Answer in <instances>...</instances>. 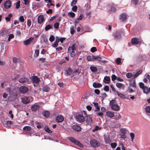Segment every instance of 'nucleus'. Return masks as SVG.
<instances>
[{"label": "nucleus", "instance_id": "obj_5", "mask_svg": "<svg viewBox=\"0 0 150 150\" xmlns=\"http://www.w3.org/2000/svg\"><path fill=\"white\" fill-rule=\"evenodd\" d=\"M90 144L92 147H96L100 145L99 143L97 140L94 139H91L90 141Z\"/></svg>", "mask_w": 150, "mask_h": 150}, {"label": "nucleus", "instance_id": "obj_17", "mask_svg": "<svg viewBox=\"0 0 150 150\" xmlns=\"http://www.w3.org/2000/svg\"><path fill=\"white\" fill-rule=\"evenodd\" d=\"M28 79L27 78L23 77L19 79V81L21 83H24L27 82L28 81Z\"/></svg>", "mask_w": 150, "mask_h": 150}, {"label": "nucleus", "instance_id": "obj_26", "mask_svg": "<svg viewBox=\"0 0 150 150\" xmlns=\"http://www.w3.org/2000/svg\"><path fill=\"white\" fill-rule=\"evenodd\" d=\"M130 86H132L134 88H135L136 87V84L135 81L134 80H132L130 81Z\"/></svg>", "mask_w": 150, "mask_h": 150}, {"label": "nucleus", "instance_id": "obj_43", "mask_svg": "<svg viewBox=\"0 0 150 150\" xmlns=\"http://www.w3.org/2000/svg\"><path fill=\"white\" fill-rule=\"evenodd\" d=\"M131 3H134L135 5H136L139 3V0H131Z\"/></svg>", "mask_w": 150, "mask_h": 150}, {"label": "nucleus", "instance_id": "obj_61", "mask_svg": "<svg viewBox=\"0 0 150 150\" xmlns=\"http://www.w3.org/2000/svg\"><path fill=\"white\" fill-rule=\"evenodd\" d=\"M77 1V0H73L71 4V6H73L76 4Z\"/></svg>", "mask_w": 150, "mask_h": 150}, {"label": "nucleus", "instance_id": "obj_13", "mask_svg": "<svg viewBox=\"0 0 150 150\" xmlns=\"http://www.w3.org/2000/svg\"><path fill=\"white\" fill-rule=\"evenodd\" d=\"M148 80L150 83V76L147 74H146L144 75V77L143 79V81L145 83H146Z\"/></svg>", "mask_w": 150, "mask_h": 150}, {"label": "nucleus", "instance_id": "obj_59", "mask_svg": "<svg viewBox=\"0 0 150 150\" xmlns=\"http://www.w3.org/2000/svg\"><path fill=\"white\" fill-rule=\"evenodd\" d=\"M79 69H77L76 70H75L73 71V73H74L76 74H79Z\"/></svg>", "mask_w": 150, "mask_h": 150}, {"label": "nucleus", "instance_id": "obj_45", "mask_svg": "<svg viewBox=\"0 0 150 150\" xmlns=\"http://www.w3.org/2000/svg\"><path fill=\"white\" fill-rule=\"evenodd\" d=\"M68 15L70 17L73 18L74 17L75 14L74 13L71 12H69L68 13Z\"/></svg>", "mask_w": 150, "mask_h": 150}, {"label": "nucleus", "instance_id": "obj_29", "mask_svg": "<svg viewBox=\"0 0 150 150\" xmlns=\"http://www.w3.org/2000/svg\"><path fill=\"white\" fill-rule=\"evenodd\" d=\"M116 93L117 94V95L118 96V97H119L120 98H125V96L123 94H122V93L119 92L118 91H116Z\"/></svg>", "mask_w": 150, "mask_h": 150}, {"label": "nucleus", "instance_id": "obj_64", "mask_svg": "<svg viewBox=\"0 0 150 150\" xmlns=\"http://www.w3.org/2000/svg\"><path fill=\"white\" fill-rule=\"evenodd\" d=\"M104 90L106 92H108L109 91V87L108 86H106L104 88Z\"/></svg>", "mask_w": 150, "mask_h": 150}, {"label": "nucleus", "instance_id": "obj_51", "mask_svg": "<svg viewBox=\"0 0 150 150\" xmlns=\"http://www.w3.org/2000/svg\"><path fill=\"white\" fill-rule=\"evenodd\" d=\"M139 85L140 88L142 89L146 86H144V84L142 82L139 83Z\"/></svg>", "mask_w": 150, "mask_h": 150}, {"label": "nucleus", "instance_id": "obj_57", "mask_svg": "<svg viewBox=\"0 0 150 150\" xmlns=\"http://www.w3.org/2000/svg\"><path fill=\"white\" fill-rule=\"evenodd\" d=\"M70 33H71V34L72 35H73L75 31V30H74V28L73 27H71V28H70Z\"/></svg>", "mask_w": 150, "mask_h": 150}, {"label": "nucleus", "instance_id": "obj_21", "mask_svg": "<svg viewBox=\"0 0 150 150\" xmlns=\"http://www.w3.org/2000/svg\"><path fill=\"white\" fill-rule=\"evenodd\" d=\"M95 56L93 55H88V56L87 57V59L88 61H91V62H93L95 61Z\"/></svg>", "mask_w": 150, "mask_h": 150}, {"label": "nucleus", "instance_id": "obj_38", "mask_svg": "<svg viewBox=\"0 0 150 150\" xmlns=\"http://www.w3.org/2000/svg\"><path fill=\"white\" fill-rule=\"evenodd\" d=\"M142 72V70H140L134 75V77L135 78L140 74Z\"/></svg>", "mask_w": 150, "mask_h": 150}, {"label": "nucleus", "instance_id": "obj_49", "mask_svg": "<svg viewBox=\"0 0 150 150\" xmlns=\"http://www.w3.org/2000/svg\"><path fill=\"white\" fill-rule=\"evenodd\" d=\"M130 136L131 137V140L132 141H133L135 135L134 133L131 132L130 133Z\"/></svg>", "mask_w": 150, "mask_h": 150}, {"label": "nucleus", "instance_id": "obj_4", "mask_svg": "<svg viewBox=\"0 0 150 150\" xmlns=\"http://www.w3.org/2000/svg\"><path fill=\"white\" fill-rule=\"evenodd\" d=\"M22 101L24 104H28L30 101L33 100V99L32 97H28L25 96L22 97L21 98Z\"/></svg>", "mask_w": 150, "mask_h": 150}, {"label": "nucleus", "instance_id": "obj_18", "mask_svg": "<svg viewBox=\"0 0 150 150\" xmlns=\"http://www.w3.org/2000/svg\"><path fill=\"white\" fill-rule=\"evenodd\" d=\"M131 41L133 45H136L139 43V40L138 38H134L132 39Z\"/></svg>", "mask_w": 150, "mask_h": 150}, {"label": "nucleus", "instance_id": "obj_20", "mask_svg": "<svg viewBox=\"0 0 150 150\" xmlns=\"http://www.w3.org/2000/svg\"><path fill=\"white\" fill-rule=\"evenodd\" d=\"M95 61H97L102 62H106L105 60H102V58L98 56H95Z\"/></svg>", "mask_w": 150, "mask_h": 150}, {"label": "nucleus", "instance_id": "obj_34", "mask_svg": "<svg viewBox=\"0 0 150 150\" xmlns=\"http://www.w3.org/2000/svg\"><path fill=\"white\" fill-rule=\"evenodd\" d=\"M114 36L116 39L120 38L121 36V33L117 32L114 34Z\"/></svg>", "mask_w": 150, "mask_h": 150}, {"label": "nucleus", "instance_id": "obj_2", "mask_svg": "<svg viewBox=\"0 0 150 150\" xmlns=\"http://www.w3.org/2000/svg\"><path fill=\"white\" fill-rule=\"evenodd\" d=\"M67 139L71 142L74 143L80 147H83V145L80 142L72 137H67Z\"/></svg>", "mask_w": 150, "mask_h": 150}, {"label": "nucleus", "instance_id": "obj_53", "mask_svg": "<svg viewBox=\"0 0 150 150\" xmlns=\"http://www.w3.org/2000/svg\"><path fill=\"white\" fill-rule=\"evenodd\" d=\"M110 145H111V147L112 148H115L116 147V146L117 145V144L116 143H111Z\"/></svg>", "mask_w": 150, "mask_h": 150}, {"label": "nucleus", "instance_id": "obj_6", "mask_svg": "<svg viewBox=\"0 0 150 150\" xmlns=\"http://www.w3.org/2000/svg\"><path fill=\"white\" fill-rule=\"evenodd\" d=\"M24 132L26 134H31L32 133L31 131V128L29 126H26L23 128Z\"/></svg>", "mask_w": 150, "mask_h": 150}, {"label": "nucleus", "instance_id": "obj_30", "mask_svg": "<svg viewBox=\"0 0 150 150\" xmlns=\"http://www.w3.org/2000/svg\"><path fill=\"white\" fill-rule=\"evenodd\" d=\"M117 9L116 6L115 4H112L111 6L110 11L112 12L115 11Z\"/></svg>", "mask_w": 150, "mask_h": 150}, {"label": "nucleus", "instance_id": "obj_15", "mask_svg": "<svg viewBox=\"0 0 150 150\" xmlns=\"http://www.w3.org/2000/svg\"><path fill=\"white\" fill-rule=\"evenodd\" d=\"M106 115L109 117H113L114 116V113L113 112L108 111L106 112Z\"/></svg>", "mask_w": 150, "mask_h": 150}, {"label": "nucleus", "instance_id": "obj_47", "mask_svg": "<svg viewBox=\"0 0 150 150\" xmlns=\"http://www.w3.org/2000/svg\"><path fill=\"white\" fill-rule=\"evenodd\" d=\"M121 132L122 133L125 134L127 133V130L125 128L121 129L120 130Z\"/></svg>", "mask_w": 150, "mask_h": 150}, {"label": "nucleus", "instance_id": "obj_24", "mask_svg": "<svg viewBox=\"0 0 150 150\" xmlns=\"http://www.w3.org/2000/svg\"><path fill=\"white\" fill-rule=\"evenodd\" d=\"M13 123V122L11 121H6L5 123L4 124V125L6 127H10L11 125Z\"/></svg>", "mask_w": 150, "mask_h": 150}, {"label": "nucleus", "instance_id": "obj_36", "mask_svg": "<svg viewBox=\"0 0 150 150\" xmlns=\"http://www.w3.org/2000/svg\"><path fill=\"white\" fill-rule=\"evenodd\" d=\"M12 16V14L11 13H10L7 17L5 18L6 20L7 21H9Z\"/></svg>", "mask_w": 150, "mask_h": 150}, {"label": "nucleus", "instance_id": "obj_14", "mask_svg": "<svg viewBox=\"0 0 150 150\" xmlns=\"http://www.w3.org/2000/svg\"><path fill=\"white\" fill-rule=\"evenodd\" d=\"M39 108V106L38 105L35 104L32 106L31 109L33 111H36L38 110Z\"/></svg>", "mask_w": 150, "mask_h": 150}, {"label": "nucleus", "instance_id": "obj_1", "mask_svg": "<svg viewBox=\"0 0 150 150\" xmlns=\"http://www.w3.org/2000/svg\"><path fill=\"white\" fill-rule=\"evenodd\" d=\"M116 100H112L110 101V105H111V109L115 111L119 110L120 108L117 104H116Z\"/></svg>", "mask_w": 150, "mask_h": 150}, {"label": "nucleus", "instance_id": "obj_23", "mask_svg": "<svg viewBox=\"0 0 150 150\" xmlns=\"http://www.w3.org/2000/svg\"><path fill=\"white\" fill-rule=\"evenodd\" d=\"M32 80L33 82L36 84L38 83L40 81L39 79L36 76H33Z\"/></svg>", "mask_w": 150, "mask_h": 150}, {"label": "nucleus", "instance_id": "obj_63", "mask_svg": "<svg viewBox=\"0 0 150 150\" xmlns=\"http://www.w3.org/2000/svg\"><path fill=\"white\" fill-rule=\"evenodd\" d=\"M27 24L28 27H30L31 26V21L30 20H27Z\"/></svg>", "mask_w": 150, "mask_h": 150}, {"label": "nucleus", "instance_id": "obj_42", "mask_svg": "<svg viewBox=\"0 0 150 150\" xmlns=\"http://www.w3.org/2000/svg\"><path fill=\"white\" fill-rule=\"evenodd\" d=\"M55 39V38L54 35H51L50 36V38H49V40L51 42H52Z\"/></svg>", "mask_w": 150, "mask_h": 150}, {"label": "nucleus", "instance_id": "obj_10", "mask_svg": "<svg viewBox=\"0 0 150 150\" xmlns=\"http://www.w3.org/2000/svg\"><path fill=\"white\" fill-rule=\"evenodd\" d=\"M128 17V16L126 13H123L120 15V19L121 21H126Z\"/></svg>", "mask_w": 150, "mask_h": 150}, {"label": "nucleus", "instance_id": "obj_54", "mask_svg": "<svg viewBox=\"0 0 150 150\" xmlns=\"http://www.w3.org/2000/svg\"><path fill=\"white\" fill-rule=\"evenodd\" d=\"M24 1V4L25 5L28 6L30 2V0H23Z\"/></svg>", "mask_w": 150, "mask_h": 150}, {"label": "nucleus", "instance_id": "obj_31", "mask_svg": "<svg viewBox=\"0 0 150 150\" xmlns=\"http://www.w3.org/2000/svg\"><path fill=\"white\" fill-rule=\"evenodd\" d=\"M144 93L147 94L149 93V88L148 87L145 86L143 89Z\"/></svg>", "mask_w": 150, "mask_h": 150}, {"label": "nucleus", "instance_id": "obj_33", "mask_svg": "<svg viewBox=\"0 0 150 150\" xmlns=\"http://www.w3.org/2000/svg\"><path fill=\"white\" fill-rule=\"evenodd\" d=\"M50 90V88L47 86H44L42 88V91H43L47 92L49 91Z\"/></svg>", "mask_w": 150, "mask_h": 150}, {"label": "nucleus", "instance_id": "obj_46", "mask_svg": "<svg viewBox=\"0 0 150 150\" xmlns=\"http://www.w3.org/2000/svg\"><path fill=\"white\" fill-rule=\"evenodd\" d=\"M81 100L84 102H86L87 100V97L85 95L83 96L81 98Z\"/></svg>", "mask_w": 150, "mask_h": 150}, {"label": "nucleus", "instance_id": "obj_52", "mask_svg": "<svg viewBox=\"0 0 150 150\" xmlns=\"http://www.w3.org/2000/svg\"><path fill=\"white\" fill-rule=\"evenodd\" d=\"M83 17V16L82 14H81L79 16V17L77 19L76 21L75 22V23H77V21L78 20H81L82 19Z\"/></svg>", "mask_w": 150, "mask_h": 150}, {"label": "nucleus", "instance_id": "obj_27", "mask_svg": "<svg viewBox=\"0 0 150 150\" xmlns=\"http://www.w3.org/2000/svg\"><path fill=\"white\" fill-rule=\"evenodd\" d=\"M110 80V78L109 76H105V77L104 81L106 83H108Z\"/></svg>", "mask_w": 150, "mask_h": 150}, {"label": "nucleus", "instance_id": "obj_62", "mask_svg": "<svg viewBox=\"0 0 150 150\" xmlns=\"http://www.w3.org/2000/svg\"><path fill=\"white\" fill-rule=\"evenodd\" d=\"M121 118V116L120 115V114L119 113H118L116 115V118L115 119L116 120H119Z\"/></svg>", "mask_w": 150, "mask_h": 150}, {"label": "nucleus", "instance_id": "obj_55", "mask_svg": "<svg viewBox=\"0 0 150 150\" xmlns=\"http://www.w3.org/2000/svg\"><path fill=\"white\" fill-rule=\"evenodd\" d=\"M52 28L51 26L50 25H48L46 26L45 29L46 30H47Z\"/></svg>", "mask_w": 150, "mask_h": 150}, {"label": "nucleus", "instance_id": "obj_39", "mask_svg": "<svg viewBox=\"0 0 150 150\" xmlns=\"http://www.w3.org/2000/svg\"><path fill=\"white\" fill-rule=\"evenodd\" d=\"M90 69L91 71L93 72H96L97 71V68L94 66H91L90 67Z\"/></svg>", "mask_w": 150, "mask_h": 150}, {"label": "nucleus", "instance_id": "obj_9", "mask_svg": "<svg viewBox=\"0 0 150 150\" xmlns=\"http://www.w3.org/2000/svg\"><path fill=\"white\" fill-rule=\"evenodd\" d=\"M19 91L21 93H25L28 91V88L25 86H22L20 88Z\"/></svg>", "mask_w": 150, "mask_h": 150}, {"label": "nucleus", "instance_id": "obj_8", "mask_svg": "<svg viewBox=\"0 0 150 150\" xmlns=\"http://www.w3.org/2000/svg\"><path fill=\"white\" fill-rule=\"evenodd\" d=\"M76 119L77 121L80 122H82L84 121V118L83 116L81 115H79L76 117Z\"/></svg>", "mask_w": 150, "mask_h": 150}, {"label": "nucleus", "instance_id": "obj_3", "mask_svg": "<svg viewBox=\"0 0 150 150\" xmlns=\"http://www.w3.org/2000/svg\"><path fill=\"white\" fill-rule=\"evenodd\" d=\"M76 50V47L74 44L71 46L69 47L68 48V52L70 54L71 57H74L75 54V50Z\"/></svg>", "mask_w": 150, "mask_h": 150}, {"label": "nucleus", "instance_id": "obj_50", "mask_svg": "<svg viewBox=\"0 0 150 150\" xmlns=\"http://www.w3.org/2000/svg\"><path fill=\"white\" fill-rule=\"evenodd\" d=\"M39 50H35V54H34V56L36 57L38 56L39 55Z\"/></svg>", "mask_w": 150, "mask_h": 150}, {"label": "nucleus", "instance_id": "obj_32", "mask_svg": "<svg viewBox=\"0 0 150 150\" xmlns=\"http://www.w3.org/2000/svg\"><path fill=\"white\" fill-rule=\"evenodd\" d=\"M42 114L45 117H47L49 116L50 113L48 111H46L43 112H42Z\"/></svg>", "mask_w": 150, "mask_h": 150}, {"label": "nucleus", "instance_id": "obj_19", "mask_svg": "<svg viewBox=\"0 0 150 150\" xmlns=\"http://www.w3.org/2000/svg\"><path fill=\"white\" fill-rule=\"evenodd\" d=\"M72 127L74 130L77 132L79 131L81 129V127L79 125H73Z\"/></svg>", "mask_w": 150, "mask_h": 150}, {"label": "nucleus", "instance_id": "obj_56", "mask_svg": "<svg viewBox=\"0 0 150 150\" xmlns=\"http://www.w3.org/2000/svg\"><path fill=\"white\" fill-rule=\"evenodd\" d=\"M20 1H18L16 4V8H18L20 6Z\"/></svg>", "mask_w": 150, "mask_h": 150}, {"label": "nucleus", "instance_id": "obj_44", "mask_svg": "<svg viewBox=\"0 0 150 150\" xmlns=\"http://www.w3.org/2000/svg\"><path fill=\"white\" fill-rule=\"evenodd\" d=\"M116 86L119 88H121L123 86V84L121 83H117L116 84Z\"/></svg>", "mask_w": 150, "mask_h": 150}, {"label": "nucleus", "instance_id": "obj_35", "mask_svg": "<svg viewBox=\"0 0 150 150\" xmlns=\"http://www.w3.org/2000/svg\"><path fill=\"white\" fill-rule=\"evenodd\" d=\"M93 86L95 88L100 87H101L102 85L100 83H93Z\"/></svg>", "mask_w": 150, "mask_h": 150}, {"label": "nucleus", "instance_id": "obj_16", "mask_svg": "<svg viewBox=\"0 0 150 150\" xmlns=\"http://www.w3.org/2000/svg\"><path fill=\"white\" fill-rule=\"evenodd\" d=\"M44 20V17L43 15H40L39 16L38 18V22L39 24L42 23Z\"/></svg>", "mask_w": 150, "mask_h": 150}, {"label": "nucleus", "instance_id": "obj_11", "mask_svg": "<svg viewBox=\"0 0 150 150\" xmlns=\"http://www.w3.org/2000/svg\"><path fill=\"white\" fill-rule=\"evenodd\" d=\"M11 1L7 0L4 3V7L6 8H9L11 7Z\"/></svg>", "mask_w": 150, "mask_h": 150}, {"label": "nucleus", "instance_id": "obj_60", "mask_svg": "<svg viewBox=\"0 0 150 150\" xmlns=\"http://www.w3.org/2000/svg\"><path fill=\"white\" fill-rule=\"evenodd\" d=\"M96 49L95 47H93L91 49V51L92 52H94L96 51Z\"/></svg>", "mask_w": 150, "mask_h": 150}, {"label": "nucleus", "instance_id": "obj_7", "mask_svg": "<svg viewBox=\"0 0 150 150\" xmlns=\"http://www.w3.org/2000/svg\"><path fill=\"white\" fill-rule=\"evenodd\" d=\"M83 113L85 115V116L86 118V120L89 122L90 124H91L92 122V120L91 118L86 114L85 111H83Z\"/></svg>", "mask_w": 150, "mask_h": 150}, {"label": "nucleus", "instance_id": "obj_48", "mask_svg": "<svg viewBox=\"0 0 150 150\" xmlns=\"http://www.w3.org/2000/svg\"><path fill=\"white\" fill-rule=\"evenodd\" d=\"M19 21L21 22H23L24 21V19L23 16H21L19 18Z\"/></svg>", "mask_w": 150, "mask_h": 150}, {"label": "nucleus", "instance_id": "obj_25", "mask_svg": "<svg viewBox=\"0 0 150 150\" xmlns=\"http://www.w3.org/2000/svg\"><path fill=\"white\" fill-rule=\"evenodd\" d=\"M67 75H71L73 73L72 70L70 68H69L66 71Z\"/></svg>", "mask_w": 150, "mask_h": 150}, {"label": "nucleus", "instance_id": "obj_58", "mask_svg": "<svg viewBox=\"0 0 150 150\" xmlns=\"http://www.w3.org/2000/svg\"><path fill=\"white\" fill-rule=\"evenodd\" d=\"M128 90L130 93L133 92L134 91L130 86H129L128 88Z\"/></svg>", "mask_w": 150, "mask_h": 150}, {"label": "nucleus", "instance_id": "obj_22", "mask_svg": "<svg viewBox=\"0 0 150 150\" xmlns=\"http://www.w3.org/2000/svg\"><path fill=\"white\" fill-rule=\"evenodd\" d=\"M63 117L61 115H59L57 116L56 117V121L58 122H62L64 120Z\"/></svg>", "mask_w": 150, "mask_h": 150}, {"label": "nucleus", "instance_id": "obj_37", "mask_svg": "<svg viewBox=\"0 0 150 150\" xmlns=\"http://www.w3.org/2000/svg\"><path fill=\"white\" fill-rule=\"evenodd\" d=\"M93 104L94 106L95 107V110H100V108L98 106V103H93Z\"/></svg>", "mask_w": 150, "mask_h": 150}, {"label": "nucleus", "instance_id": "obj_12", "mask_svg": "<svg viewBox=\"0 0 150 150\" xmlns=\"http://www.w3.org/2000/svg\"><path fill=\"white\" fill-rule=\"evenodd\" d=\"M33 40L34 38L33 37H30L27 40L24 41L23 42V44L27 45L30 44Z\"/></svg>", "mask_w": 150, "mask_h": 150}, {"label": "nucleus", "instance_id": "obj_40", "mask_svg": "<svg viewBox=\"0 0 150 150\" xmlns=\"http://www.w3.org/2000/svg\"><path fill=\"white\" fill-rule=\"evenodd\" d=\"M45 130L47 132L49 133H51L52 131L50 130L47 126H45L44 128Z\"/></svg>", "mask_w": 150, "mask_h": 150}, {"label": "nucleus", "instance_id": "obj_28", "mask_svg": "<svg viewBox=\"0 0 150 150\" xmlns=\"http://www.w3.org/2000/svg\"><path fill=\"white\" fill-rule=\"evenodd\" d=\"M126 77L129 78L134 79V75L131 73H127L126 74Z\"/></svg>", "mask_w": 150, "mask_h": 150}, {"label": "nucleus", "instance_id": "obj_41", "mask_svg": "<svg viewBox=\"0 0 150 150\" xmlns=\"http://www.w3.org/2000/svg\"><path fill=\"white\" fill-rule=\"evenodd\" d=\"M145 111L146 113H150V106H148L145 108Z\"/></svg>", "mask_w": 150, "mask_h": 150}]
</instances>
